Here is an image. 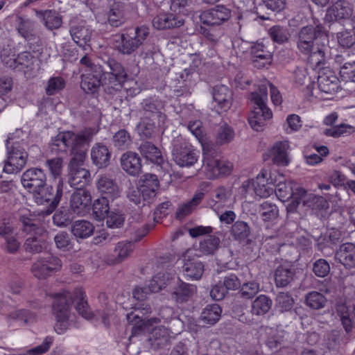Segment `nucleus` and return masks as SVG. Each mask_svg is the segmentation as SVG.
Returning a JSON list of instances; mask_svg holds the SVG:
<instances>
[{"instance_id":"1","label":"nucleus","mask_w":355,"mask_h":355,"mask_svg":"<svg viewBox=\"0 0 355 355\" xmlns=\"http://www.w3.org/2000/svg\"><path fill=\"white\" fill-rule=\"evenodd\" d=\"M91 137V132L87 130L78 133L67 131L58 134L52 143L53 151L65 152L69 148L73 155L69 164L68 182L76 190L85 189V187L90 182L89 171L82 166Z\"/></svg>"},{"instance_id":"2","label":"nucleus","mask_w":355,"mask_h":355,"mask_svg":"<svg viewBox=\"0 0 355 355\" xmlns=\"http://www.w3.org/2000/svg\"><path fill=\"white\" fill-rule=\"evenodd\" d=\"M50 296L53 299L52 309L55 317L54 329L58 334H64L69 327L71 309L74 301H76V309L83 318L91 320L94 317L83 288H76L72 293L63 290L51 293Z\"/></svg>"},{"instance_id":"3","label":"nucleus","mask_w":355,"mask_h":355,"mask_svg":"<svg viewBox=\"0 0 355 355\" xmlns=\"http://www.w3.org/2000/svg\"><path fill=\"white\" fill-rule=\"evenodd\" d=\"M21 182L23 187L30 193H33L35 202L37 205L49 204L46 212L52 213L59 204L63 194V181H55V188L53 185L46 186V176L44 170L31 168L26 170L21 175Z\"/></svg>"},{"instance_id":"4","label":"nucleus","mask_w":355,"mask_h":355,"mask_svg":"<svg viewBox=\"0 0 355 355\" xmlns=\"http://www.w3.org/2000/svg\"><path fill=\"white\" fill-rule=\"evenodd\" d=\"M20 222L22 231L31 235L24 243L26 250L33 253L41 252L46 248V243L42 239L46 235V231L38 225L39 223L35 216L28 210L20 215Z\"/></svg>"},{"instance_id":"5","label":"nucleus","mask_w":355,"mask_h":355,"mask_svg":"<svg viewBox=\"0 0 355 355\" xmlns=\"http://www.w3.org/2000/svg\"><path fill=\"white\" fill-rule=\"evenodd\" d=\"M267 100V88L264 85L259 87V91L250 94V101L254 107L248 116V122L251 128L256 131L262 130L266 121L272 117V112L266 104Z\"/></svg>"},{"instance_id":"6","label":"nucleus","mask_w":355,"mask_h":355,"mask_svg":"<svg viewBox=\"0 0 355 355\" xmlns=\"http://www.w3.org/2000/svg\"><path fill=\"white\" fill-rule=\"evenodd\" d=\"M202 168L208 179H214L230 174L233 164L229 161L219 159L214 150L203 146Z\"/></svg>"},{"instance_id":"7","label":"nucleus","mask_w":355,"mask_h":355,"mask_svg":"<svg viewBox=\"0 0 355 355\" xmlns=\"http://www.w3.org/2000/svg\"><path fill=\"white\" fill-rule=\"evenodd\" d=\"M148 34V28L141 26L129 32L116 35V47L120 53L130 55L143 44Z\"/></svg>"},{"instance_id":"8","label":"nucleus","mask_w":355,"mask_h":355,"mask_svg":"<svg viewBox=\"0 0 355 355\" xmlns=\"http://www.w3.org/2000/svg\"><path fill=\"white\" fill-rule=\"evenodd\" d=\"M107 66L109 71H102V86L107 94H114L121 89L128 75L123 66L114 60H109Z\"/></svg>"},{"instance_id":"9","label":"nucleus","mask_w":355,"mask_h":355,"mask_svg":"<svg viewBox=\"0 0 355 355\" xmlns=\"http://www.w3.org/2000/svg\"><path fill=\"white\" fill-rule=\"evenodd\" d=\"M8 157L3 167L6 173H17L25 166L28 153L18 141H14L13 135H9L6 140Z\"/></svg>"},{"instance_id":"10","label":"nucleus","mask_w":355,"mask_h":355,"mask_svg":"<svg viewBox=\"0 0 355 355\" xmlns=\"http://www.w3.org/2000/svg\"><path fill=\"white\" fill-rule=\"evenodd\" d=\"M62 266V261L58 257L46 254L39 257L33 263L31 272L37 279H44L55 274Z\"/></svg>"},{"instance_id":"11","label":"nucleus","mask_w":355,"mask_h":355,"mask_svg":"<svg viewBox=\"0 0 355 355\" xmlns=\"http://www.w3.org/2000/svg\"><path fill=\"white\" fill-rule=\"evenodd\" d=\"M275 180L274 171L263 168L256 178L248 180L243 184V188L252 185L255 194L261 198H268L274 193V182Z\"/></svg>"},{"instance_id":"12","label":"nucleus","mask_w":355,"mask_h":355,"mask_svg":"<svg viewBox=\"0 0 355 355\" xmlns=\"http://www.w3.org/2000/svg\"><path fill=\"white\" fill-rule=\"evenodd\" d=\"M168 292L172 300L178 304L189 301L197 292L195 285L184 282L179 277H172Z\"/></svg>"},{"instance_id":"13","label":"nucleus","mask_w":355,"mask_h":355,"mask_svg":"<svg viewBox=\"0 0 355 355\" xmlns=\"http://www.w3.org/2000/svg\"><path fill=\"white\" fill-rule=\"evenodd\" d=\"M232 16V11L224 5H217L204 10L200 15V21L208 26H220L228 21Z\"/></svg>"},{"instance_id":"14","label":"nucleus","mask_w":355,"mask_h":355,"mask_svg":"<svg viewBox=\"0 0 355 355\" xmlns=\"http://www.w3.org/2000/svg\"><path fill=\"white\" fill-rule=\"evenodd\" d=\"M17 234L12 226L5 219L0 221V245L1 248L10 254L16 253L20 247Z\"/></svg>"},{"instance_id":"15","label":"nucleus","mask_w":355,"mask_h":355,"mask_svg":"<svg viewBox=\"0 0 355 355\" xmlns=\"http://www.w3.org/2000/svg\"><path fill=\"white\" fill-rule=\"evenodd\" d=\"M175 162L180 167H190L198 159V153L188 144L175 146L172 151Z\"/></svg>"},{"instance_id":"16","label":"nucleus","mask_w":355,"mask_h":355,"mask_svg":"<svg viewBox=\"0 0 355 355\" xmlns=\"http://www.w3.org/2000/svg\"><path fill=\"white\" fill-rule=\"evenodd\" d=\"M318 45L317 31L314 26H306L300 30L297 40V48L301 53L307 54Z\"/></svg>"},{"instance_id":"17","label":"nucleus","mask_w":355,"mask_h":355,"mask_svg":"<svg viewBox=\"0 0 355 355\" xmlns=\"http://www.w3.org/2000/svg\"><path fill=\"white\" fill-rule=\"evenodd\" d=\"M212 96L214 110L218 113L225 112L230 110L232 104V92L224 85H217L213 87Z\"/></svg>"},{"instance_id":"18","label":"nucleus","mask_w":355,"mask_h":355,"mask_svg":"<svg viewBox=\"0 0 355 355\" xmlns=\"http://www.w3.org/2000/svg\"><path fill=\"white\" fill-rule=\"evenodd\" d=\"M92 196L86 189H77L71 196L70 207L73 213L84 216L90 209Z\"/></svg>"},{"instance_id":"19","label":"nucleus","mask_w":355,"mask_h":355,"mask_svg":"<svg viewBox=\"0 0 355 355\" xmlns=\"http://www.w3.org/2000/svg\"><path fill=\"white\" fill-rule=\"evenodd\" d=\"M250 53L254 66L258 68L264 67L272 62L271 47L263 42L252 44L250 47Z\"/></svg>"},{"instance_id":"20","label":"nucleus","mask_w":355,"mask_h":355,"mask_svg":"<svg viewBox=\"0 0 355 355\" xmlns=\"http://www.w3.org/2000/svg\"><path fill=\"white\" fill-rule=\"evenodd\" d=\"M140 189L141 191L143 205L153 202L159 187L157 175L146 173L141 179Z\"/></svg>"},{"instance_id":"21","label":"nucleus","mask_w":355,"mask_h":355,"mask_svg":"<svg viewBox=\"0 0 355 355\" xmlns=\"http://www.w3.org/2000/svg\"><path fill=\"white\" fill-rule=\"evenodd\" d=\"M135 250V244L130 241H121L116 243L113 252L107 256L106 262L110 265L119 264L130 257Z\"/></svg>"},{"instance_id":"22","label":"nucleus","mask_w":355,"mask_h":355,"mask_svg":"<svg viewBox=\"0 0 355 355\" xmlns=\"http://www.w3.org/2000/svg\"><path fill=\"white\" fill-rule=\"evenodd\" d=\"M184 19L176 12H161L153 19V26L158 30L180 27L184 24Z\"/></svg>"},{"instance_id":"23","label":"nucleus","mask_w":355,"mask_h":355,"mask_svg":"<svg viewBox=\"0 0 355 355\" xmlns=\"http://www.w3.org/2000/svg\"><path fill=\"white\" fill-rule=\"evenodd\" d=\"M338 78L335 73L327 69L318 76V87L321 93L333 94L338 92L340 87Z\"/></svg>"},{"instance_id":"24","label":"nucleus","mask_w":355,"mask_h":355,"mask_svg":"<svg viewBox=\"0 0 355 355\" xmlns=\"http://www.w3.org/2000/svg\"><path fill=\"white\" fill-rule=\"evenodd\" d=\"M352 15V8L348 2L338 1L331 6L327 12L326 19L329 21L341 22L349 19Z\"/></svg>"},{"instance_id":"25","label":"nucleus","mask_w":355,"mask_h":355,"mask_svg":"<svg viewBox=\"0 0 355 355\" xmlns=\"http://www.w3.org/2000/svg\"><path fill=\"white\" fill-rule=\"evenodd\" d=\"M12 24L19 35L26 40H32L35 38V23L26 17L18 15H12Z\"/></svg>"},{"instance_id":"26","label":"nucleus","mask_w":355,"mask_h":355,"mask_svg":"<svg viewBox=\"0 0 355 355\" xmlns=\"http://www.w3.org/2000/svg\"><path fill=\"white\" fill-rule=\"evenodd\" d=\"M102 68L96 67L94 71L85 72L82 75L80 87L86 93H95L100 85H102Z\"/></svg>"},{"instance_id":"27","label":"nucleus","mask_w":355,"mask_h":355,"mask_svg":"<svg viewBox=\"0 0 355 355\" xmlns=\"http://www.w3.org/2000/svg\"><path fill=\"white\" fill-rule=\"evenodd\" d=\"M96 188L104 197L112 200L119 196L120 191L116 182L107 174L98 175L96 180Z\"/></svg>"},{"instance_id":"28","label":"nucleus","mask_w":355,"mask_h":355,"mask_svg":"<svg viewBox=\"0 0 355 355\" xmlns=\"http://www.w3.org/2000/svg\"><path fill=\"white\" fill-rule=\"evenodd\" d=\"M335 259L345 268L355 267V244L345 243L340 245L336 251Z\"/></svg>"},{"instance_id":"29","label":"nucleus","mask_w":355,"mask_h":355,"mask_svg":"<svg viewBox=\"0 0 355 355\" xmlns=\"http://www.w3.org/2000/svg\"><path fill=\"white\" fill-rule=\"evenodd\" d=\"M111 156V151L103 143H96L92 148L91 159L92 163L98 168L107 167L110 164Z\"/></svg>"},{"instance_id":"30","label":"nucleus","mask_w":355,"mask_h":355,"mask_svg":"<svg viewBox=\"0 0 355 355\" xmlns=\"http://www.w3.org/2000/svg\"><path fill=\"white\" fill-rule=\"evenodd\" d=\"M289 143L288 141L276 142L270 150V155L275 164L279 166H288L291 162L288 156Z\"/></svg>"},{"instance_id":"31","label":"nucleus","mask_w":355,"mask_h":355,"mask_svg":"<svg viewBox=\"0 0 355 355\" xmlns=\"http://www.w3.org/2000/svg\"><path fill=\"white\" fill-rule=\"evenodd\" d=\"M232 193L230 189L225 187H219L214 191L209 205L216 213L225 208L229 207L232 203Z\"/></svg>"},{"instance_id":"32","label":"nucleus","mask_w":355,"mask_h":355,"mask_svg":"<svg viewBox=\"0 0 355 355\" xmlns=\"http://www.w3.org/2000/svg\"><path fill=\"white\" fill-rule=\"evenodd\" d=\"M121 166L127 173L132 176L138 175L141 171L139 156L136 153L130 151H128L121 155Z\"/></svg>"},{"instance_id":"33","label":"nucleus","mask_w":355,"mask_h":355,"mask_svg":"<svg viewBox=\"0 0 355 355\" xmlns=\"http://www.w3.org/2000/svg\"><path fill=\"white\" fill-rule=\"evenodd\" d=\"M275 180L274 182V193L282 202H286L293 196V192L290 182H287L285 177L277 171H274Z\"/></svg>"},{"instance_id":"34","label":"nucleus","mask_w":355,"mask_h":355,"mask_svg":"<svg viewBox=\"0 0 355 355\" xmlns=\"http://www.w3.org/2000/svg\"><path fill=\"white\" fill-rule=\"evenodd\" d=\"M92 30L86 25L85 21H81L77 25H73L70 28V34L73 40L80 46H85L90 41Z\"/></svg>"},{"instance_id":"35","label":"nucleus","mask_w":355,"mask_h":355,"mask_svg":"<svg viewBox=\"0 0 355 355\" xmlns=\"http://www.w3.org/2000/svg\"><path fill=\"white\" fill-rule=\"evenodd\" d=\"M125 5L115 1L110 3L107 14L109 24L113 27H119L125 21Z\"/></svg>"},{"instance_id":"36","label":"nucleus","mask_w":355,"mask_h":355,"mask_svg":"<svg viewBox=\"0 0 355 355\" xmlns=\"http://www.w3.org/2000/svg\"><path fill=\"white\" fill-rule=\"evenodd\" d=\"M295 270L289 262L279 266L275 272V281L277 287H285L293 279Z\"/></svg>"},{"instance_id":"37","label":"nucleus","mask_w":355,"mask_h":355,"mask_svg":"<svg viewBox=\"0 0 355 355\" xmlns=\"http://www.w3.org/2000/svg\"><path fill=\"white\" fill-rule=\"evenodd\" d=\"M341 324L347 333L355 329V306L350 309L345 305H338L336 308Z\"/></svg>"},{"instance_id":"38","label":"nucleus","mask_w":355,"mask_h":355,"mask_svg":"<svg viewBox=\"0 0 355 355\" xmlns=\"http://www.w3.org/2000/svg\"><path fill=\"white\" fill-rule=\"evenodd\" d=\"M36 15L45 27L49 30L58 29L62 25V17L55 10L37 11Z\"/></svg>"},{"instance_id":"39","label":"nucleus","mask_w":355,"mask_h":355,"mask_svg":"<svg viewBox=\"0 0 355 355\" xmlns=\"http://www.w3.org/2000/svg\"><path fill=\"white\" fill-rule=\"evenodd\" d=\"M182 272L187 279L198 280L203 274L204 266L198 260H189L184 263Z\"/></svg>"},{"instance_id":"40","label":"nucleus","mask_w":355,"mask_h":355,"mask_svg":"<svg viewBox=\"0 0 355 355\" xmlns=\"http://www.w3.org/2000/svg\"><path fill=\"white\" fill-rule=\"evenodd\" d=\"M139 149L146 159L157 164H160L163 162L164 159L160 150L151 142L145 141L142 143Z\"/></svg>"},{"instance_id":"41","label":"nucleus","mask_w":355,"mask_h":355,"mask_svg":"<svg viewBox=\"0 0 355 355\" xmlns=\"http://www.w3.org/2000/svg\"><path fill=\"white\" fill-rule=\"evenodd\" d=\"M170 336L168 329L164 327L154 328L149 336L148 341L152 347L160 348L166 346L169 342Z\"/></svg>"},{"instance_id":"42","label":"nucleus","mask_w":355,"mask_h":355,"mask_svg":"<svg viewBox=\"0 0 355 355\" xmlns=\"http://www.w3.org/2000/svg\"><path fill=\"white\" fill-rule=\"evenodd\" d=\"M172 277L169 273L165 272H157L149 281L147 287L150 293H157L166 286H170V282Z\"/></svg>"},{"instance_id":"43","label":"nucleus","mask_w":355,"mask_h":355,"mask_svg":"<svg viewBox=\"0 0 355 355\" xmlns=\"http://www.w3.org/2000/svg\"><path fill=\"white\" fill-rule=\"evenodd\" d=\"M327 302V297L318 291H310L304 296V303L311 310H320Z\"/></svg>"},{"instance_id":"44","label":"nucleus","mask_w":355,"mask_h":355,"mask_svg":"<svg viewBox=\"0 0 355 355\" xmlns=\"http://www.w3.org/2000/svg\"><path fill=\"white\" fill-rule=\"evenodd\" d=\"M94 231L93 224L85 220H76L71 226V232L77 238H88L92 235Z\"/></svg>"},{"instance_id":"45","label":"nucleus","mask_w":355,"mask_h":355,"mask_svg":"<svg viewBox=\"0 0 355 355\" xmlns=\"http://www.w3.org/2000/svg\"><path fill=\"white\" fill-rule=\"evenodd\" d=\"M235 135L234 129L231 125L224 123L217 128L216 143L220 146L228 144L234 140Z\"/></svg>"},{"instance_id":"46","label":"nucleus","mask_w":355,"mask_h":355,"mask_svg":"<svg viewBox=\"0 0 355 355\" xmlns=\"http://www.w3.org/2000/svg\"><path fill=\"white\" fill-rule=\"evenodd\" d=\"M222 309L219 305L212 304L207 305L202 311L200 320L206 324L213 325L220 318Z\"/></svg>"},{"instance_id":"47","label":"nucleus","mask_w":355,"mask_h":355,"mask_svg":"<svg viewBox=\"0 0 355 355\" xmlns=\"http://www.w3.org/2000/svg\"><path fill=\"white\" fill-rule=\"evenodd\" d=\"M107 197H101L94 200L92 211L94 218L98 221L105 218L110 213L109 200Z\"/></svg>"},{"instance_id":"48","label":"nucleus","mask_w":355,"mask_h":355,"mask_svg":"<svg viewBox=\"0 0 355 355\" xmlns=\"http://www.w3.org/2000/svg\"><path fill=\"white\" fill-rule=\"evenodd\" d=\"M272 304V300L266 295H259L252 302L251 312L261 315L269 311Z\"/></svg>"},{"instance_id":"49","label":"nucleus","mask_w":355,"mask_h":355,"mask_svg":"<svg viewBox=\"0 0 355 355\" xmlns=\"http://www.w3.org/2000/svg\"><path fill=\"white\" fill-rule=\"evenodd\" d=\"M112 141L114 148L121 150L129 148L132 143L130 134L125 129L118 130L113 135Z\"/></svg>"},{"instance_id":"50","label":"nucleus","mask_w":355,"mask_h":355,"mask_svg":"<svg viewBox=\"0 0 355 355\" xmlns=\"http://www.w3.org/2000/svg\"><path fill=\"white\" fill-rule=\"evenodd\" d=\"M35 318V314L26 309L15 310L9 313L7 317V322L11 325L13 322H19V324H26Z\"/></svg>"},{"instance_id":"51","label":"nucleus","mask_w":355,"mask_h":355,"mask_svg":"<svg viewBox=\"0 0 355 355\" xmlns=\"http://www.w3.org/2000/svg\"><path fill=\"white\" fill-rule=\"evenodd\" d=\"M204 193L202 192L196 193L192 199L189 202L180 205L176 212L178 218L182 219L189 214L192 210L197 207L203 199Z\"/></svg>"},{"instance_id":"52","label":"nucleus","mask_w":355,"mask_h":355,"mask_svg":"<svg viewBox=\"0 0 355 355\" xmlns=\"http://www.w3.org/2000/svg\"><path fill=\"white\" fill-rule=\"evenodd\" d=\"M250 234V228L246 222L236 221L232 226L230 234L234 239L239 241H245Z\"/></svg>"},{"instance_id":"53","label":"nucleus","mask_w":355,"mask_h":355,"mask_svg":"<svg viewBox=\"0 0 355 355\" xmlns=\"http://www.w3.org/2000/svg\"><path fill=\"white\" fill-rule=\"evenodd\" d=\"M326 49L324 45L319 44L313 48L311 52L304 54L308 55V61L313 67H319L324 63Z\"/></svg>"},{"instance_id":"54","label":"nucleus","mask_w":355,"mask_h":355,"mask_svg":"<svg viewBox=\"0 0 355 355\" xmlns=\"http://www.w3.org/2000/svg\"><path fill=\"white\" fill-rule=\"evenodd\" d=\"M259 214L263 220L272 221L277 218L279 209L276 205L265 201L260 205Z\"/></svg>"},{"instance_id":"55","label":"nucleus","mask_w":355,"mask_h":355,"mask_svg":"<svg viewBox=\"0 0 355 355\" xmlns=\"http://www.w3.org/2000/svg\"><path fill=\"white\" fill-rule=\"evenodd\" d=\"M137 128L138 132L141 137L145 138L151 137L155 129L154 118L148 116H143L141 119Z\"/></svg>"},{"instance_id":"56","label":"nucleus","mask_w":355,"mask_h":355,"mask_svg":"<svg viewBox=\"0 0 355 355\" xmlns=\"http://www.w3.org/2000/svg\"><path fill=\"white\" fill-rule=\"evenodd\" d=\"M354 131V127L341 123L340 125H334L324 130V135L328 137H339L350 135Z\"/></svg>"},{"instance_id":"57","label":"nucleus","mask_w":355,"mask_h":355,"mask_svg":"<svg viewBox=\"0 0 355 355\" xmlns=\"http://www.w3.org/2000/svg\"><path fill=\"white\" fill-rule=\"evenodd\" d=\"M220 240L215 236H209L200 241L199 250L205 254H213L218 248Z\"/></svg>"},{"instance_id":"58","label":"nucleus","mask_w":355,"mask_h":355,"mask_svg":"<svg viewBox=\"0 0 355 355\" xmlns=\"http://www.w3.org/2000/svg\"><path fill=\"white\" fill-rule=\"evenodd\" d=\"M17 56L19 71H24V72H26L31 71L33 69V65L36 59L31 53L24 51L18 54Z\"/></svg>"},{"instance_id":"59","label":"nucleus","mask_w":355,"mask_h":355,"mask_svg":"<svg viewBox=\"0 0 355 355\" xmlns=\"http://www.w3.org/2000/svg\"><path fill=\"white\" fill-rule=\"evenodd\" d=\"M54 241L57 248L60 250L68 251L73 248L70 235L66 232L58 233L54 237Z\"/></svg>"},{"instance_id":"60","label":"nucleus","mask_w":355,"mask_h":355,"mask_svg":"<svg viewBox=\"0 0 355 355\" xmlns=\"http://www.w3.org/2000/svg\"><path fill=\"white\" fill-rule=\"evenodd\" d=\"M106 224L110 228H119L123 225L125 221L124 215L119 211L112 210L107 215Z\"/></svg>"},{"instance_id":"61","label":"nucleus","mask_w":355,"mask_h":355,"mask_svg":"<svg viewBox=\"0 0 355 355\" xmlns=\"http://www.w3.org/2000/svg\"><path fill=\"white\" fill-rule=\"evenodd\" d=\"M336 37L338 44L343 48L349 49L355 43L354 33L347 30L337 33Z\"/></svg>"},{"instance_id":"62","label":"nucleus","mask_w":355,"mask_h":355,"mask_svg":"<svg viewBox=\"0 0 355 355\" xmlns=\"http://www.w3.org/2000/svg\"><path fill=\"white\" fill-rule=\"evenodd\" d=\"M53 338L51 336H46L42 343L28 350L24 354H13V355H39L46 353L53 344Z\"/></svg>"},{"instance_id":"63","label":"nucleus","mask_w":355,"mask_h":355,"mask_svg":"<svg viewBox=\"0 0 355 355\" xmlns=\"http://www.w3.org/2000/svg\"><path fill=\"white\" fill-rule=\"evenodd\" d=\"M269 34L272 40L279 44H283L288 40L287 30L280 26L271 27Z\"/></svg>"},{"instance_id":"64","label":"nucleus","mask_w":355,"mask_h":355,"mask_svg":"<svg viewBox=\"0 0 355 355\" xmlns=\"http://www.w3.org/2000/svg\"><path fill=\"white\" fill-rule=\"evenodd\" d=\"M340 75L345 82H355V62L345 63L340 69Z\"/></svg>"}]
</instances>
